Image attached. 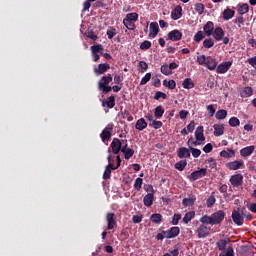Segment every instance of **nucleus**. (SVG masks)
Segmentation results:
<instances>
[{"label":"nucleus","instance_id":"dca6fc26","mask_svg":"<svg viewBox=\"0 0 256 256\" xmlns=\"http://www.w3.org/2000/svg\"><path fill=\"white\" fill-rule=\"evenodd\" d=\"M177 156L179 159H189V157H191V152L187 147H180L177 151Z\"/></svg>","mask_w":256,"mask_h":256},{"label":"nucleus","instance_id":"58836bf2","mask_svg":"<svg viewBox=\"0 0 256 256\" xmlns=\"http://www.w3.org/2000/svg\"><path fill=\"white\" fill-rule=\"evenodd\" d=\"M182 205H184V207H193V205H195V198H184Z\"/></svg>","mask_w":256,"mask_h":256},{"label":"nucleus","instance_id":"c03bdc74","mask_svg":"<svg viewBox=\"0 0 256 256\" xmlns=\"http://www.w3.org/2000/svg\"><path fill=\"white\" fill-rule=\"evenodd\" d=\"M194 218H195V213L193 211L187 212L183 217V222L187 224Z\"/></svg>","mask_w":256,"mask_h":256},{"label":"nucleus","instance_id":"3c124183","mask_svg":"<svg viewBox=\"0 0 256 256\" xmlns=\"http://www.w3.org/2000/svg\"><path fill=\"white\" fill-rule=\"evenodd\" d=\"M140 49L142 51H147V50L151 49V41L146 40V41L142 42L140 44Z\"/></svg>","mask_w":256,"mask_h":256},{"label":"nucleus","instance_id":"0eeeda50","mask_svg":"<svg viewBox=\"0 0 256 256\" xmlns=\"http://www.w3.org/2000/svg\"><path fill=\"white\" fill-rule=\"evenodd\" d=\"M232 187H241L243 185V174H234L229 179Z\"/></svg>","mask_w":256,"mask_h":256},{"label":"nucleus","instance_id":"7c9ffc66","mask_svg":"<svg viewBox=\"0 0 256 256\" xmlns=\"http://www.w3.org/2000/svg\"><path fill=\"white\" fill-rule=\"evenodd\" d=\"M165 114V108L163 106L159 105L154 110V116L156 119H161L163 115Z\"/></svg>","mask_w":256,"mask_h":256},{"label":"nucleus","instance_id":"49530a36","mask_svg":"<svg viewBox=\"0 0 256 256\" xmlns=\"http://www.w3.org/2000/svg\"><path fill=\"white\" fill-rule=\"evenodd\" d=\"M124 19H126L127 21H132V22H133V21H138V19H139V14H137V13H135V12H133V13H128Z\"/></svg>","mask_w":256,"mask_h":256},{"label":"nucleus","instance_id":"9b49d317","mask_svg":"<svg viewBox=\"0 0 256 256\" xmlns=\"http://www.w3.org/2000/svg\"><path fill=\"white\" fill-rule=\"evenodd\" d=\"M213 31H215V23L208 21L203 26V32L205 33L206 37H211V35H213Z\"/></svg>","mask_w":256,"mask_h":256},{"label":"nucleus","instance_id":"a878e982","mask_svg":"<svg viewBox=\"0 0 256 256\" xmlns=\"http://www.w3.org/2000/svg\"><path fill=\"white\" fill-rule=\"evenodd\" d=\"M214 136L221 137L225 133V126L223 124H214Z\"/></svg>","mask_w":256,"mask_h":256},{"label":"nucleus","instance_id":"8fccbe9b","mask_svg":"<svg viewBox=\"0 0 256 256\" xmlns=\"http://www.w3.org/2000/svg\"><path fill=\"white\" fill-rule=\"evenodd\" d=\"M124 153V159L129 160L133 155H135V150L128 148Z\"/></svg>","mask_w":256,"mask_h":256},{"label":"nucleus","instance_id":"2f4dec72","mask_svg":"<svg viewBox=\"0 0 256 256\" xmlns=\"http://www.w3.org/2000/svg\"><path fill=\"white\" fill-rule=\"evenodd\" d=\"M205 37H207V35L203 31L200 30L194 35L193 41H195V43H201V41H203V39H205Z\"/></svg>","mask_w":256,"mask_h":256},{"label":"nucleus","instance_id":"393cba45","mask_svg":"<svg viewBox=\"0 0 256 256\" xmlns=\"http://www.w3.org/2000/svg\"><path fill=\"white\" fill-rule=\"evenodd\" d=\"M228 243H231V239H220L218 242H216V247L219 251L225 252Z\"/></svg>","mask_w":256,"mask_h":256},{"label":"nucleus","instance_id":"a18cd8bd","mask_svg":"<svg viewBox=\"0 0 256 256\" xmlns=\"http://www.w3.org/2000/svg\"><path fill=\"white\" fill-rule=\"evenodd\" d=\"M106 35H107L108 39H113L115 37V35H117V29L110 26L106 32Z\"/></svg>","mask_w":256,"mask_h":256},{"label":"nucleus","instance_id":"aec40b11","mask_svg":"<svg viewBox=\"0 0 256 256\" xmlns=\"http://www.w3.org/2000/svg\"><path fill=\"white\" fill-rule=\"evenodd\" d=\"M113 81V76L111 74H107L106 76H102L98 82V87H105L109 85Z\"/></svg>","mask_w":256,"mask_h":256},{"label":"nucleus","instance_id":"4c0bfd02","mask_svg":"<svg viewBox=\"0 0 256 256\" xmlns=\"http://www.w3.org/2000/svg\"><path fill=\"white\" fill-rule=\"evenodd\" d=\"M215 45V41H213V38H206L203 41V47L205 49H211V47H213Z\"/></svg>","mask_w":256,"mask_h":256},{"label":"nucleus","instance_id":"4be33fe9","mask_svg":"<svg viewBox=\"0 0 256 256\" xmlns=\"http://www.w3.org/2000/svg\"><path fill=\"white\" fill-rule=\"evenodd\" d=\"M205 65L207 69H209V71H215V69H217V60H215L211 56H208Z\"/></svg>","mask_w":256,"mask_h":256},{"label":"nucleus","instance_id":"de8ad7c7","mask_svg":"<svg viewBox=\"0 0 256 256\" xmlns=\"http://www.w3.org/2000/svg\"><path fill=\"white\" fill-rule=\"evenodd\" d=\"M160 71L163 75H171V69L169 68V65L163 64L160 68Z\"/></svg>","mask_w":256,"mask_h":256},{"label":"nucleus","instance_id":"37998d69","mask_svg":"<svg viewBox=\"0 0 256 256\" xmlns=\"http://www.w3.org/2000/svg\"><path fill=\"white\" fill-rule=\"evenodd\" d=\"M123 25L126 27V29H129V31H135V23L130 20H123Z\"/></svg>","mask_w":256,"mask_h":256},{"label":"nucleus","instance_id":"a211bd4d","mask_svg":"<svg viewBox=\"0 0 256 256\" xmlns=\"http://www.w3.org/2000/svg\"><path fill=\"white\" fill-rule=\"evenodd\" d=\"M212 35L216 41H221L223 40V37H225V31H223V28L221 27H216Z\"/></svg>","mask_w":256,"mask_h":256},{"label":"nucleus","instance_id":"bb28decb","mask_svg":"<svg viewBox=\"0 0 256 256\" xmlns=\"http://www.w3.org/2000/svg\"><path fill=\"white\" fill-rule=\"evenodd\" d=\"M135 129L138 131H144V129H147V121H145V118H140L137 120Z\"/></svg>","mask_w":256,"mask_h":256},{"label":"nucleus","instance_id":"79ce46f5","mask_svg":"<svg viewBox=\"0 0 256 256\" xmlns=\"http://www.w3.org/2000/svg\"><path fill=\"white\" fill-rule=\"evenodd\" d=\"M229 125H230V127H239V125H241V121L239 120V118H237V117H231L230 119H229Z\"/></svg>","mask_w":256,"mask_h":256},{"label":"nucleus","instance_id":"c756f323","mask_svg":"<svg viewBox=\"0 0 256 256\" xmlns=\"http://www.w3.org/2000/svg\"><path fill=\"white\" fill-rule=\"evenodd\" d=\"M150 221H152V223H155L156 225H160V223L163 222V215H161L160 213L152 214L150 216Z\"/></svg>","mask_w":256,"mask_h":256},{"label":"nucleus","instance_id":"c9c22d12","mask_svg":"<svg viewBox=\"0 0 256 256\" xmlns=\"http://www.w3.org/2000/svg\"><path fill=\"white\" fill-rule=\"evenodd\" d=\"M186 167H187V160H180L175 164V169H177L178 171H184Z\"/></svg>","mask_w":256,"mask_h":256},{"label":"nucleus","instance_id":"0e129e2a","mask_svg":"<svg viewBox=\"0 0 256 256\" xmlns=\"http://www.w3.org/2000/svg\"><path fill=\"white\" fill-rule=\"evenodd\" d=\"M179 221H181V214H174L172 218V225H179Z\"/></svg>","mask_w":256,"mask_h":256},{"label":"nucleus","instance_id":"72a5a7b5","mask_svg":"<svg viewBox=\"0 0 256 256\" xmlns=\"http://www.w3.org/2000/svg\"><path fill=\"white\" fill-rule=\"evenodd\" d=\"M215 118L218 120L227 119V110L225 109L218 110L215 114Z\"/></svg>","mask_w":256,"mask_h":256},{"label":"nucleus","instance_id":"cd10ccee","mask_svg":"<svg viewBox=\"0 0 256 256\" xmlns=\"http://www.w3.org/2000/svg\"><path fill=\"white\" fill-rule=\"evenodd\" d=\"M224 21H229V19H233L235 17V10H231L227 8L222 13Z\"/></svg>","mask_w":256,"mask_h":256},{"label":"nucleus","instance_id":"69168bd1","mask_svg":"<svg viewBox=\"0 0 256 256\" xmlns=\"http://www.w3.org/2000/svg\"><path fill=\"white\" fill-rule=\"evenodd\" d=\"M103 179H111V169L110 168H105L104 173H103Z\"/></svg>","mask_w":256,"mask_h":256},{"label":"nucleus","instance_id":"2eb2a0df","mask_svg":"<svg viewBox=\"0 0 256 256\" xmlns=\"http://www.w3.org/2000/svg\"><path fill=\"white\" fill-rule=\"evenodd\" d=\"M171 17L174 21L181 19L183 17V7L181 5L176 6L171 12Z\"/></svg>","mask_w":256,"mask_h":256},{"label":"nucleus","instance_id":"b1692460","mask_svg":"<svg viewBox=\"0 0 256 256\" xmlns=\"http://www.w3.org/2000/svg\"><path fill=\"white\" fill-rule=\"evenodd\" d=\"M155 199V195L153 193H148L143 198V203L145 207H151L153 205V201Z\"/></svg>","mask_w":256,"mask_h":256},{"label":"nucleus","instance_id":"c85d7f7f","mask_svg":"<svg viewBox=\"0 0 256 256\" xmlns=\"http://www.w3.org/2000/svg\"><path fill=\"white\" fill-rule=\"evenodd\" d=\"M253 95V88L251 86H246L240 92V96L243 98L251 97Z\"/></svg>","mask_w":256,"mask_h":256},{"label":"nucleus","instance_id":"1a4fd4ad","mask_svg":"<svg viewBox=\"0 0 256 256\" xmlns=\"http://www.w3.org/2000/svg\"><path fill=\"white\" fill-rule=\"evenodd\" d=\"M121 145H122V142L118 138H114L112 140L110 147L114 155H119V152L121 151Z\"/></svg>","mask_w":256,"mask_h":256},{"label":"nucleus","instance_id":"f704fd0d","mask_svg":"<svg viewBox=\"0 0 256 256\" xmlns=\"http://www.w3.org/2000/svg\"><path fill=\"white\" fill-rule=\"evenodd\" d=\"M239 15H245V13H249V4L244 3L238 7Z\"/></svg>","mask_w":256,"mask_h":256},{"label":"nucleus","instance_id":"ea45409f","mask_svg":"<svg viewBox=\"0 0 256 256\" xmlns=\"http://www.w3.org/2000/svg\"><path fill=\"white\" fill-rule=\"evenodd\" d=\"M194 7L198 15H203V13H205V5L203 3H196Z\"/></svg>","mask_w":256,"mask_h":256},{"label":"nucleus","instance_id":"6e6d98bb","mask_svg":"<svg viewBox=\"0 0 256 256\" xmlns=\"http://www.w3.org/2000/svg\"><path fill=\"white\" fill-rule=\"evenodd\" d=\"M149 125H150V127H153V129H161V127H163V122L158 121V120H154Z\"/></svg>","mask_w":256,"mask_h":256},{"label":"nucleus","instance_id":"f03ea898","mask_svg":"<svg viewBox=\"0 0 256 256\" xmlns=\"http://www.w3.org/2000/svg\"><path fill=\"white\" fill-rule=\"evenodd\" d=\"M206 223H201L196 229L198 239H207L211 235V227H208Z\"/></svg>","mask_w":256,"mask_h":256},{"label":"nucleus","instance_id":"412c9836","mask_svg":"<svg viewBox=\"0 0 256 256\" xmlns=\"http://www.w3.org/2000/svg\"><path fill=\"white\" fill-rule=\"evenodd\" d=\"M255 151V146H247L240 150L241 157H250V155H253V152Z\"/></svg>","mask_w":256,"mask_h":256},{"label":"nucleus","instance_id":"473e14b6","mask_svg":"<svg viewBox=\"0 0 256 256\" xmlns=\"http://www.w3.org/2000/svg\"><path fill=\"white\" fill-rule=\"evenodd\" d=\"M182 85H183L184 89H193L195 87V83L193 82V80L191 78L184 79Z\"/></svg>","mask_w":256,"mask_h":256},{"label":"nucleus","instance_id":"f8f14e48","mask_svg":"<svg viewBox=\"0 0 256 256\" xmlns=\"http://www.w3.org/2000/svg\"><path fill=\"white\" fill-rule=\"evenodd\" d=\"M111 69V65L107 63L99 64L97 68H94L95 75H103L104 73H107Z\"/></svg>","mask_w":256,"mask_h":256},{"label":"nucleus","instance_id":"a19ab883","mask_svg":"<svg viewBox=\"0 0 256 256\" xmlns=\"http://www.w3.org/2000/svg\"><path fill=\"white\" fill-rule=\"evenodd\" d=\"M219 256H235V250L233 249V246H228L226 248V252H221Z\"/></svg>","mask_w":256,"mask_h":256},{"label":"nucleus","instance_id":"5fc2aeb1","mask_svg":"<svg viewBox=\"0 0 256 256\" xmlns=\"http://www.w3.org/2000/svg\"><path fill=\"white\" fill-rule=\"evenodd\" d=\"M151 81V73H146L145 76L141 79L140 85H147Z\"/></svg>","mask_w":256,"mask_h":256},{"label":"nucleus","instance_id":"603ef678","mask_svg":"<svg viewBox=\"0 0 256 256\" xmlns=\"http://www.w3.org/2000/svg\"><path fill=\"white\" fill-rule=\"evenodd\" d=\"M191 153H192V156L194 157V159H197L198 157H201V151L197 148H193V147H189Z\"/></svg>","mask_w":256,"mask_h":256},{"label":"nucleus","instance_id":"20e7f679","mask_svg":"<svg viewBox=\"0 0 256 256\" xmlns=\"http://www.w3.org/2000/svg\"><path fill=\"white\" fill-rule=\"evenodd\" d=\"M181 233V229L179 227L174 226L171 227L169 230L163 231V235H165L166 239H175V237L179 236Z\"/></svg>","mask_w":256,"mask_h":256},{"label":"nucleus","instance_id":"bf43d9fd","mask_svg":"<svg viewBox=\"0 0 256 256\" xmlns=\"http://www.w3.org/2000/svg\"><path fill=\"white\" fill-rule=\"evenodd\" d=\"M217 201V199H215V196H210L207 200H206V205L207 207H213V205H215V202Z\"/></svg>","mask_w":256,"mask_h":256},{"label":"nucleus","instance_id":"864d4df0","mask_svg":"<svg viewBox=\"0 0 256 256\" xmlns=\"http://www.w3.org/2000/svg\"><path fill=\"white\" fill-rule=\"evenodd\" d=\"M91 51L92 53H96V54L101 53V51H103V45L101 44L93 45L91 46Z\"/></svg>","mask_w":256,"mask_h":256},{"label":"nucleus","instance_id":"39448f33","mask_svg":"<svg viewBox=\"0 0 256 256\" xmlns=\"http://www.w3.org/2000/svg\"><path fill=\"white\" fill-rule=\"evenodd\" d=\"M231 65H233V62L231 61L222 62L217 66L216 73H218L219 75L227 73V71L231 69Z\"/></svg>","mask_w":256,"mask_h":256},{"label":"nucleus","instance_id":"7ed1b4c3","mask_svg":"<svg viewBox=\"0 0 256 256\" xmlns=\"http://www.w3.org/2000/svg\"><path fill=\"white\" fill-rule=\"evenodd\" d=\"M111 131H113V124H108L106 128H104L100 134L101 140L103 143H107L111 139Z\"/></svg>","mask_w":256,"mask_h":256},{"label":"nucleus","instance_id":"e433bc0d","mask_svg":"<svg viewBox=\"0 0 256 256\" xmlns=\"http://www.w3.org/2000/svg\"><path fill=\"white\" fill-rule=\"evenodd\" d=\"M163 85L164 87H167L168 89H175V87H177V83L175 82V80H163Z\"/></svg>","mask_w":256,"mask_h":256},{"label":"nucleus","instance_id":"4d7b16f0","mask_svg":"<svg viewBox=\"0 0 256 256\" xmlns=\"http://www.w3.org/2000/svg\"><path fill=\"white\" fill-rule=\"evenodd\" d=\"M167 99V94H165L164 92H161V91H157L154 95V99L156 101H159V99Z\"/></svg>","mask_w":256,"mask_h":256},{"label":"nucleus","instance_id":"052dcab7","mask_svg":"<svg viewBox=\"0 0 256 256\" xmlns=\"http://www.w3.org/2000/svg\"><path fill=\"white\" fill-rule=\"evenodd\" d=\"M138 65H139L140 69H142L141 73H145V71H147V69H149V64H147V62H145V61H140Z\"/></svg>","mask_w":256,"mask_h":256},{"label":"nucleus","instance_id":"338daca9","mask_svg":"<svg viewBox=\"0 0 256 256\" xmlns=\"http://www.w3.org/2000/svg\"><path fill=\"white\" fill-rule=\"evenodd\" d=\"M204 153H211L213 151V144L208 143L203 147Z\"/></svg>","mask_w":256,"mask_h":256},{"label":"nucleus","instance_id":"6ab92c4d","mask_svg":"<svg viewBox=\"0 0 256 256\" xmlns=\"http://www.w3.org/2000/svg\"><path fill=\"white\" fill-rule=\"evenodd\" d=\"M157 35H159V24L157 22H152L150 24L149 37H152V39H155Z\"/></svg>","mask_w":256,"mask_h":256},{"label":"nucleus","instance_id":"423d86ee","mask_svg":"<svg viewBox=\"0 0 256 256\" xmlns=\"http://www.w3.org/2000/svg\"><path fill=\"white\" fill-rule=\"evenodd\" d=\"M232 220L235 223V225H238V227H241L245 223V218H243V215H241V212L237 210H233Z\"/></svg>","mask_w":256,"mask_h":256},{"label":"nucleus","instance_id":"6e6552de","mask_svg":"<svg viewBox=\"0 0 256 256\" xmlns=\"http://www.w3.org/2000/svg\"><path fill=\"white\" fill-rule=\"evenodd\" d=\"M207 175V168H201L200 170H196L190 174V179L192 181H197V179H203Z\"/></svg>","mask_w":256,"mask_h":256},{"label":"nucleus","instance_id":"5701e85b","mask_svg":"<svg viewBox=\"0 0 256 256\" xmlns=\"http://www.w3.org/2000/svg\"><path fill=\"white\" fill-rule=\"evenodd\" d=\"M102 107H108V109H113L115 107V96H109L108 99L102 101Z\"/></svg>","mask_w":256,"mask_h":256},{"label":"nucleus","instance_id":"09e8293b","mask_svg":"<svg viewBox=\"0 0 256 256\" xmlns=\"http://www.w3.org/2000/svg\"><path fill=\"white\" fill-rule=\"evenodd\" d=\"M141 187H143V180L142 178H136L134 183V189L136 191H141Z\"/></svg>","mask_w":256,"mask_h":256},{"label":"nucleus","instance_id":"f257e3e1","mask_svg":"<svg viewBox=\"0 0 256 256\" xmlns=\"http://www.w3.org/2000/svg\"><path fill=\"white\" fill-rule=\"evenodd\" d=\"M225 219V211L218 210L214 213H212L210 216L205 214L200 217L199 221L200 223H206L210 225H221Z\"/></svg>","mask_w":256,"mask_h":256},{"label":"nucleus","instance_id":"f3484780","mask_svg":"<svg viewBox=\"0 0 256 256\" xmlns=\"http://www.w3.org/2000/svg\"><path fill=\"white\" fill-rule=\"evenodd\" d=\"M205 129L203 126H198L195 130V139L200 141V143H203L205 141Z\"/></svg>","mask_w":256,"mask_h":256},{"label":"nucleus","instance_id":"13d9d810","mask_svg":"<svg viewBox=\"0 0 256 256\" xmlns=\"http://www.w3.org/2000/svg\"><path fill=\"white\" fill-rule=\"evenodd\" d=\"M233 23L238 25V27H241V25H245V19L243 18V16H238L235 18V20H233Z\"/></svg>","mask_w":256,"mask_h":256},{"label":"nucleus","instance_id":"e2e57ef3","mask_svg":"<svg viewBox=\"0 0 256 256\" xmlns=\"http://www.w3.org/2000/svg\"><path fill=\"white\" fill-rule=\"evenodd\" d=\"M197 61H198L199 65H206L207 57L205 55L198 56Z\"/></svg>","mask_w":256,"mask_h":256},{"label":"nucleus","instance_id":"4468645a","mask_svg":"<svg viewBox=\"0 0 256 256\" xmlns=\"http://www.w3.org/2000/svg\"><path fill=\"white\" fill-rule=\"evenodd\" d=\"M168 39L170 41H181L183 39V33L179 30H172L168 33Z\"/></svg>","mask_w":256,"mask_h":256},{"label":"nucleus","instance_id":"ddd939ff","mask_svg":"<svg viewBox=\"0 0 256 256\" xmlns=\"http://www.w3.org/2000/svg\"><path fill=\"white\" fill-rule=\"evenodd\" d=\"M243 165H244L243 160H236V161L228 162L226 164V167L230 169V171H237V169H241Z\"/></svg>","mask_w":256,"mask_h":256},{"label":"nucleus","instance_id":"9d476101","mask_svg":"<svg viewBox=\"0 0 256 256\" xmlns=\"http://www.w3.org/2000/svg\"><path fill=\"white\" fill-rule=\"evenodd\" d=\"M106 221L108 223L107 229H115V225H117V221H115V213L108 212L106 215Z\"/></svg>","mask_w":256,"mask_h":256},{"label":"nucleus","instance_id":"774afa93","mask_svg":"<svg viewBox=\"0 0 256 256\" xmlns=\"http://www.w3.org/2000/svg\"><path fill=\"white\" fill-rule=\"evenodd\" d=\"M248 63L251 67H256V56L249 58Z\"/></svg>","mask_w":256,"mask_h":256},{"label":"nucleus","instance_id":"680f3d73","mask_svg":"<svg viewBox=\"0 0 256 256\" xmlns=\"http://www.w3.org/2000/svg\"><path fill=\"white\" fill-rule=\"evenodd\" d=\"M208 165L210 169H217V161L214 158L208 159Z\"/></svg>","mask_w":256,"mask_h":256}]
</instances>
